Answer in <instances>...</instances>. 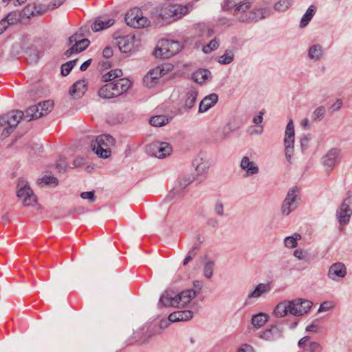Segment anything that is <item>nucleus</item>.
Segmentation results:
<instances>
[{
    "label": "nucleus",
    "instance_id": "37998d69",
    "mask_svg": "<svg viewBox=\"0 0 352 352\" xmlns=\"http://www.w3.org/2000/svg\"><path fill=\"white\" fill-rule=\"evenodd\" d=\"M78 61V59L69 60L61 65V74L63 76H67L72 69L74 68V67L76 65V63Z\"/></svg>",
    "mask_w": 352,
    "mask_h": 352
},
{
    "label": "nucleus",
    "instance_id": "412c9836",
    "mask_svg": "<svg viewBox=\"0 0 352 352\" xmlns=\"http://www.w3.org/2000/svg\"><path fill=\"white\" fill-rule=\"evenodd\" d=\"M193 312L190 310H179L171 313L168 316V320L172 322L188 321L192 318Z\"/></svg>",
    "mask_w": 352,
    "mask_h": 352
},
{
    "label": "nucleus",
    "instance_id": "a878e982",
    "mask_svg": "<svg viewBox=\"0 0 352 352\" xmlns=\"http://www.w3.org/2000/svg\"><path fill=\"white\" fill-rule=\"evenodd\" d=\"M241 168L246 170L245 176L255 175L258 173L257 165L254 162H251L247 156L243 157L241 162Z\"/></svg>",
    "mask_w": 352,
    "mask_h": 352
},
{
    "label": "nucleus",
    "instance_id": "a211bd4d",
    "mask_svg": "<svg viewBox=\"0 0 352 352\" xmlns=\"http://www.w3.org/2000/svg\"><path fill=\"white\" fill-rule=\"evenodd\" d=\"M159 307H177L178 302L176 298V294L173 291H165L160 296Z\"/></svg>",
    "mask_w": 352,
    "mask_h": 352
},
{
    "label": "nucleus",
    "instance_id": "dca6fc26",
    "mask_svg": "<svg viewBox=\"0 0 352 352\" xmlns=\"http://www.w3.org/2000/svg\"><path fill=\"white\" fill-rule=\"evenodd\" d=\"M112 83L113 85L111 88L114 91L113 94L116 96V97L126 92L132 85L131 82L125 78L112 81Z\"/></svg>",
    "mask_w": 352,
    "mask_h": 352
},
{
    "label": "nucleus",
    "instance_id": "cd10ccee",
    "mask_svg": "<svg viewBox=\"0 0 352 352\" xmlns=\"http://www.w3.org/2000/svg\"><path fill=\"white\" fill-rule=\"evenodd\" d=\"M270 290L271 286L270 283H259L256 286L254 289L248 294V298H258L263 294L268 293Z\"/></svg>",
    "mask_w": 352,
    "mask_h": 352
},
{
    "label": "nucleus",
    "instance_id": "c756f323",
    "mask_svg": "<svg viewBox=\"0 0 352 352\" xmlns=\"http://www.w3.org/2000/svg\"><path fill=\"white\" fill-rule=\"evenodd\" d=\"M211 72L207 69H199L192 74V79L199 84L204 83L209 76Z\"/></svg>",
    "mask_w": 352,
    "mask_h": 352
},
{
    "label": "nucleus",
    "instance_id": "a19ab883",
    "mask_svg": "<svg viewBox=\"0 0 352 352\" xmlns=\"http://www.w3.org/2000/svg\"><path fill=\"white\" fill-rule=\"evenodd\" d=\"M292 2L293 0H280L274 5V8L278 12L285 11L291 7Z\"/></svg>",
    "mask_w": 352,
    "mask_h": 352
},
{
    "label": "nucleus",
    "instance_id": "e433bc0d",
    "mask_svg": "<svg viewBox=\"0 0 352 352\" xmlns=\"http://www.w3.org/2000/svg\"><path fill=\"white\" fill-rule=\"evenodd\" d=\"M123 75L122 71L120 69L111 70L107 74H104L102 77L103 82L114 81L115 78L121 77Z\"/></svg>",
    "mask_w": 352,
    "mask_h": 352
},
{
    "label": "nucleus",
    "instance_id": "13d9d810",
    "mask_svg": "<svg viewBox=\"0 0 352 352\" xmlns=\"http://www.w3.org/2000/svg\"><path fill=\"white\" fill-rule=\"evenodd\" d=\"M214 210L217 214L222 216L223 214V203L221 201L217 200L215 203Z\"/></svg>",
    "mask_w": 352,
    "mask_h": 352
},
{
    "label": "nucleus",
    "instance_id": "f704fd0d",
    "mask_svg": "<svg viewBox=\"0 0 352 352\" xmlns=\"http://www.w3.org/2000/svg\"><path fill=\"white\" fill-rule=\"evenodd\" d=\"M38 184L41 187L43 186V184L48 186L49 187H56L58 184V179L52 175H45L42 178L38 179Z\"/></svg>",
    "mask_w": 352,
    "mask_h": 352
},
{
    "label": "nucleus",
    "instance_id": "39448f33",
    "mask_svg": "<svg viewBox=\"0 0 352 352\" xmlns=\"http://www.w3.org/2000/svg\"><path fill=\"white\" fill-rule=\"evenodd\" d=\"M53 107L54 102L51 100L32 105L25 111V118L29 122L46 116L52 110Z\"/></svg>",
    "mask_w": 352,
    "mask_h": 352
},
{
    "label": "nucleus",
    "instance_id": "9b49d317",
    "mask_svg": "<svg viewBox=\"0 0 352 352\" xmlns=\"http://www.w3.org/2000/svg\"><path fill=\"white\" fill-rule=\"evenodd\" d=\"M195 179L192 174L185 175L179 182V186L172 189L166 196V199L172 200L176 196H184L183 190Z\"/></svg>",
    "mask_w": 352,
    "mask_h": 352
},
{
    "label": "nucleus",
    "instance_id": "f257e3e1",
    "mask_svg": "<svg viewBox=\"0 0 352 352\" xmlns=\"http://www.w3.org/2000/svg\"><path fill=\"white\" fill-rule=\"evenodd\" d=\"M252 6L250 2H245L244 5L238 6L233 11V14L241 22L251 23L253 21H258L259 19L265 17V10L254 9L251 11H248Z\"/></svg>",
    "mask_w": 352,
    "mask_h": 352
},
{
    "label": "nucleus",
    "instance_id": "49530a36",
    "mask_svg": "<svg viewBox=\"0 0 352 352\" xmlns=\"http://www.w3.org/2000/svg\"><path fill=\"white\" fill-rule=\"evenodd\" d=\"M214 266V261H208L205 264L204 267V274L206 278H210L212 276Z\"/></svg>",
    "mask_w": 352,
    "mask_h": 352
},
{
    "label": "nucleus",
    "instance_id": "bf43d9fd",
    "mask_svg": "<svg viewBox=\"0 0 352 352\" xmlns=\"http://www.w3.org/2000/svg\"><path fill=\"white\" fill-rule=\"evenodd\" d=\"M332 307L333 305L331 302L324 301L320 304L318 311L322 312L324 311H328Z\"/></svg>",
    "mask_w": 352,
    "mask_h": 352
},
{
    "label": "nucleus",
    "instance_id": "6ab92c4d",
    "mask_svg": "<svg viewBox=\"0 0 352 352\" xmlns=\"http://www.w3.org/2000/svg\"><path fill=\"white\" fill-rule=\"evenodd\" d=\"M135 36L127 35L120 37L118 41V46L122 53L131 52L134 47Z\"/></svg>",
    "mask_w": 352,
    "mask_h": 352
},
{
    "label": "nucleus",
    "instance_id": "ddd939ff",
    "mask_svg": "<svg viewBox=\"0 0 352 352\" xmlns=\"http://www.w3.org/2000/svg\"><path fill=\"white\" fill-rule=\"evenodd\" d=\"M155 334V331L149 327L140 329L138 331L133 333L134 336L126 340V345H130L133 342V340L140 344H144L148 342V339Z\"/></svg>",
    "mask_w": 352,
    "mask_h": 352
},
{
    "label": "nucleus",
    "instance_id": "680f3d73",
    "mask_svg": "<svg viewBox=\"0 0 352 352\" xmlns=\"http://www.w3.org/2000/svg\"><path fill=\"white\" fill-rule=\"evenodd\" d=\"M214 32L212 29L204 26L201 36L210 38L214 34Z\"/></svg>",
    "mask_w": 352,
    "mask_h": 352
},
{
    "label": "nucleus",
    "instance_id": "3c124183",
    "mask_svg": "<svg viewBox=\"0 0 352 352\" xmlns=\"http://www.w3.org/2000/svg\"><path fill=\"white\" fill-rule=\"evenodd\" d=\"M95 191H87V192H82L80 194V197L82 199H89L90 203H94L96 201V197L94 195Z\"/></svg>",
    "mask_w": 352,
    "mask_h": 352
},
{
    "label": "nucleus",
    "instance_id": "4d7b16f0",
    "mask_svg": "<svg viewBox=\"0 0 352 352\" xmlns=\"http://www.w3.org/2000/svg\"><path fill=\"white\" fill-rule=\"evenodd\" d=\"M272 331H273L274 336L276 339L281 337L283 328H280L277 324H273L270 327Z\"/></svg>",
    "mask_w": 352,
    "mask_h": 352
},
{
    "label": "nucleus",
    "instance_id": "b1692460",
    "mask_svg": "<svg viewBox=\"0 0 352 352\" xmlns=\"http://www.w3.org/2000/svg\"><path fill=\"white\" fill-rule=\"evenodd\" d=\"M292 305L301 306V309H294V311L298 312L297 314H294V316H300L308 312V311L311 308L313 303L311 301L308 300L296 298L292 300Z\"/></svg>",
    "mask_w": 352,
    "mask_h": 352
},
{
    "label": "nucleus",
    "instance_id": "0eeeda50",
    "mask_svg": "<svg viewBox=\"0 0 352 352\" xmlns=\"http://www.w3.org/2000/svg\"><path fill=\"white\" fill-rule=\"evenodd\" d=\"M17 197L23 200L25 206H34L37 199L30 185L23 179H20L17 184Z\"/></svg>",
    "mask_w": 352,
    "mask_h": 352
},
{
    "label": "nucleus",
    "instance_id": "2f4dec72",
    "mask_svg": "<svg viewBox=\"0 0 352 352\" xmlns=\"http://www.w3.org/2000/svg\"><path fill=\"white\" fill-rule=\"evenodd\" d=\"M172 120V117L165 115L155 116L151 118L149 123L154 126H162L168 124Z\"/></svg>",
    "mask_w": 352,
    "mask_h": 352
},
{
    "label": "nucleus",
    "instance_id": "f8f14e48",
    "mask_svg": "<svg viewBox=\"0 0 352 352\" xmlns=\"http://www.w3.org/2000/svg\"><path fill=\"white\" fill-rule=\"evenodd\" d=\"M349 197L345 198L339 208L337 210L336 214L340 224L346 225L352 215V210L349 208Z\"/></svg>",
    "mask_w": 352,
    "mask_h": 352
},
{
    "label": "nucleus",
    "instance_id": "423d86ee",
    "mask_svg": "<svg viewBox=\"0 0 352 352\" xmlns=\"http://www.w3.org/2000/svg\"><path fill=\"white\" fill-rule=\"evenodd\" d=\"M181 50L180 43L173 40H163L162 41V46L157 47L154 52L153 55L156 58H168L172 57Z\"/></svg>",
    "mask_w": 352,
    "mask_h": 352
},
{
    "label": "nucleus",
    "instance_id": "4468645a",
    "mask_svg": "<svg viewBox=\"0 0 352 352\" xmlns=\"http://www.w3.org/2000/svg\"><path fill=\"white\" fill-rule=\"evenodd\" d=\"M340 159V151L338 148H333L328 151V153L323 156L322 164L329 168L328 173L333 169L336 164L339 163Z\"/></svg>",
    "mask_w": 352,
    "mask_h": 352
},
{
    "label": "nucleus",
    "instance_id": "9d476101",
    "mask_svg": "<svg viewBox=\"0 0 352 352\" xmlns=\"http://www.w3.org/2000/svg\"><path fill=\"white\" fill-rule=\"evenodd\" d=\"M148 149L151 155L158 158H164L172 152V147L167 142H153L149 145Z\"/></svg>",
    "mask_w": 352,
    "mask_h": 352
},
{
    "label": "nucleus",
    "instance_id": "20e7f679",
    "mask_svg": "<svg viewBox=\"0 0 352 352\" xmlns=\"http://www.w3.org/2000/svg\"><path fill=\"white\" fill-rule=\"evenodd\" d=\"M189 8L187 6L169 5L162 8L158 14L160 21L158 23H170L172 21H176L188 14Z\"/></svg>",
    "mask_w": 352,
    "mask_h": 352
},
{
    "label": "nucleus",
    "instance_id": "69168bd1",
    "mask_svg": "<svg viewBox=\"0 0 352 352\" xmlns=\"http://www.w3.org/2000/svg\"><path fill=\"white\" fill-rule=\"evenodd\" d=\"M27 53H30V56L32 55V58L31 59V63H36L39 59L38 52L37 50H30L29 51L26 52Z\"/></svg>",
    "mask_w": 352,
    "mask_h": 352
},
{
    "label": "nucleus",
    "instance_id": "5701e85b",
    "mask_svg": "<svg viewBox=\"0 0 352 352\" xmlns=\"http://www.w3.org/2000/svg\"><path fill=\"white\" fill-rule=\"evenodd\" d=\"M218 101V96L216 94H211L201 101L199 107V112L204 113L212 107Z\"/></svg>",
    "mask_w": 352,
    "mask_h": 352
},
{
    "label": "nucleus",
    "instance_id": "c9c22d12",
    "mask_svg": "<svg viewBox=\"0 0 352 352\" xmlns=\"http://www.w3.org/2000/svg\"><path fill=\"white\" fill-rule=\"evenodd\" d=\"M140 14H141V10L138 8L131 9L128 11L124 17L126 23L129 26L132 27V23L135 22Z\"/></svg>",
    "mask_w": 352,
    "mask_h": 352
},
{
    "label": "nucleus",
    "instance_id": "8fccbe9b",
    "mask_svg": "<svg viewBox=\"0 0 352 352\" xmlns=\"http://www.w3.org/2000/svg\"><path fill=\"white\" fill-rule=\"evenodd\" d=\"M259 336L266 340H274L276 339L270 328L265 330Z\"/></svg>",
    "mask_w": 352,
    "mask_h": 352
},
{
    "label": "nucleus",
    "instance_id": "5fc2aeb1",
    "mask_svg": "<svg viewBox=\"0 0 352 352\" xmlns=\"http://www.w3.org/2000/svg\"><path fill=\"white\" fill-rule=\"evenodd\" d=\"M294 255L299 260H305L307 258L309 254L307 252L303 251L301 249H297L294 251Z\"/></svg>",
    "mask_w": 352,
    "mask_h": 352
},
{
    "label": "nucleus",
    "instance_id": "79ce46f5",
    "mask_svg": "<svg viewBox=\"0 0 352 352\" xmlns=\"http://www.w3.org/2000/svg\"><path fill=\"white\" fill-rule=\"evenodd\" d=\"M234 60V54L231 50H226L223 55L219 57V63L222 65H228Z\"/></svg>",
    "mask_w": 352,
    "mask_h": 352
},
{
    "label": "nucleus",
    "instance_id": "c85d7f7f",
    "mask_svg": "<svg viewBox=\"0 0 352 352\" xmlns=\"http://www.w3.org/2000/svg\"><path fill=\"white\" fill-rule=\"evenodd\" d=\"M114 20L109 19L106 21H102L100 18H97L91 25V28L94 32H98L111 27L114 23Z\"/></svg>",
    "mask_w": 352,
    "mask_h": 352
},
{
    "label": "nucleus",
    "instance_id": "473e14b6",
    "mask_svg": "<svg viewBox=\"0 0 352 352\" xmlns=\"http://www.w3.org/2000/svg\"><path fill=\"white\" fill-rule=\"evenodd\" d=\"M269 316L265 313L260 312L254 315L252 318V324L256 328L263 327L268 320Z\"/></svg>",
    "mask_w": 352,
    "mask_h": 352
},
{
    "label": "nucleus",
    "instance_id": "bb28decb",
    "mask_svg": "<svg viewBox=\"0 0 352 352\" xmlns=\"http://www.w3.org/2000/svg\"><path fill=\"white\" fill-rule=\"evenodd\" d=\"M86 90L85 80H79L71 87L69 94L74 97L79 98L84 94Z\"/></svg>",
    "mask_w": 352,
    "mask_h": 352
},
{
    "label": "nucleus",
    "instance_id": "4c0bfd02",
    "mask_svg": "<svg viewBox=\"0 0 352 352\" xmlns=\"http://www.w3.org/2000/svg\"><path fill=\"white\" fill-rule=\"evenodd\" d=\"M322 55V47L320 45H312L309 50V57L316 60H319Z\"/></svg>",
    "mask_w": 352,
    "mask_h": 352
},
{
    "label": "nucleus",
    "instance_id": "4be33fe9",
    "mask_svg": "<svg viewBox=\"0 0 352 352\" xmlns=\"http://www.w3.org/2000/svg\"><path fill=\"white\" fill-rule=\"evenodd\" d=\"M197 95V91L195 89H190L186 94L187 97L184 105L182 108L178 109L175 114L182 113L184 109L188 111L189 109H192L196 102Z\"/></svg>",
    "mask_w": 352,
    "mask_h": 352
},
{
    "label": "nucleus",
    "instance_id": "e2e57ef3",
    "mask_svg": "<svg viewBox=\"0 0 352 352\" xmlns=\"http://www.w3.org/2000/svg\"><path fill=\"white\" fill-rule=\"evenodd\" d=\"M113 54V50L111 47L107 46L102 52V55L106 58H111Z\"/></svg>",
    "mask_w": 352,
    "mask_h": 352
},
{
    "label": "nucleus",
    "instance_id": "72a5a7b5",
    "mask_svg": "<svg viewBox=\"0 0 352 352\" xmlns=\"http://www.w3.org/2000/svg\"><path fill=\"white\" fill-rule=\"evenodd\" d=\"M316 12V8L314 6H309L300 20V27L305 28L307 26L314 16Z\"/></svg>",
    "mask_w": 352,
    "mask_h": 352
},
{
    "label": "nucleus",
    "instance_id": "864d4df0",
    "mask_svg": "<svg viewBox=\"0 0 352 352\" xmlns=\"http://www.w3.org/2000/svg\"><path fill=\"white\" fill-rule=\"evenodd\" d=\"M234 130V129L232 127L231 124L228 123L222 129L221 131V139H226L227 138L230 133Z\"/></svg>",
    "mask_w": 352,
    "mask_h": 352
},
{
    "label": "nucleus",
    "instance_id": "f3484780",
    "mask_svg": "<svg viewBox=\"0 0 352 352\" xmlns=\"http://www.w3.org/2000/svg\"><path fill=\"white\" fill-rule=\"evenodd\" d=\"M164 66H157L151 70L144 78V82L147 86L152 87L153 84L157 83V80L164 75Z\"/></svg>",
    "mask_w": 352,
    "mask_h": 352
},
{
    "label": "nucleus",
    "instance_id": "6e6552de",
    "mask_svg": "<svg viewBox=\"0 0 352 352\" xmlns=\"http://www.w3.org/2000/svg\"><path fill=\"white\" fill-rule=\"evenodd\" d=\"M300 200L298 187L294 186L289 189L281 207L283 214L289 215L292 210L297 208Z\"/></svg>",
    "mask_w": 352,
    "mask_h": 352
},
{
    "label": "nucleus",
    "instance_id": "6e6d98bb",
    "mask_svg": "<svg viewBox=\"0 0 352 352\" xmlns=\"http://www.w3.org/2000/svg\"><path fill=\"white\" fill-rule=\"evenodd\" d=\"M76 34H78V38L84 37L87 34H90L89 30V25H84L81 27L78 32L75 33Z\"/></svg>",
    "mask_w": 352,
    "mask_h": 352
},
{
    "label": "nucleus",
    "instance_id": "1a4fd4ad",
    "mask_svg": "<svg viewBox=\"0 0 352 352\" xmlns=\"http://www.w3.org/2000/svg\"><path fill=\"white\" fill-rule=\"evenodd\" d=\"M284 138L285 157L290 162L294 153V126L292 120H290L286 126Z\"/></svg>",
    "mask_w": 352,
    "mask_h": 352
},
{
    "label": "nucleus",
    "instance_id": "de8ad7c7",
    "mask_svg": "<svg viewBox=\"0 0 352 352\" xmlns=\"http://www.w3.org/2000/svg\"><path fill=\"white\" fill-rule=\"evenodd\" d=\"M56 168L59 173L65 172L67 170L66 157L60 156L56 163Z\"/></svg>",
    "mask_w": 352,
    "mask_h": 352
},
{
    "label": "nucleus",
    "instance_id": "58836bf2",
    "mask_svg": "<svg viewBox=\"0 0 352 352\" xmlns=\"http://www.w3.org/2000/svg\"><path fill=\"white\" fill-rule=\"evenodd\" d=\"M20 12L22 13V19L24 16H26L27 19H30L31 16H33L36 14L41 15L43 13V12L41 10H36V6H31L25 7Z\"/></svg>",
    "mask_w": 352,
    "mask_h": 352
},
{
    "label": "nucleus",
    "instance_id": "ea45409f",
    "mask_svg": "<svg viewBox=\"0 0 352 352\" xmlns=\"http://www.w3.org/2000/svg\"><path fill=\"white\" fill-rule=\"evenodd\" d=\"M4 18L8 21L10 25H13L17 21H22V13H21L20 11L10 12Z\"/></svg>",
    "mask_w": 352,
    "mask_h": 352
},
{
    "label": "nucleus",
    "instance_id": "09e8293b",
    "mask_svg": "<svg viewBox=\"0 0 352 352\" xmlns=\"http://www.w3.org/2000/svg\"><path fill=\"white\" fill-rule=\"evenodd\" d=\"M219 41L216 38H214L211 40L207 45L204 47L203 50L206 54L210 53L212 51L217 50L219 47Z\"/></svg>",
    "mask_w": 352,
    "mask_h": 352
},
{
    "label": "nucleus",
    "instance_id": "338daca9",
    "mask_svg": "<svg viewBox=\"0 0 352 352\" xmlns=\"http://www.w3.org/2000/svg\"><path fill=\"white\" fill-rule=\"evenodd\" d=\"M342 105V100L341 99H337L336 102L330 107V109L333 111L339 110Z\"/></svg>",
    "mask_w": 352,
    "mask_h": 352
},
{
    "label": "nucleus",
    "instance_id": "603ef678",
    "mask_svg": "<svg viewBox=\"0 0 352 352\" xmlns=\"http://www.w3.org/2000/svg\"><path fill=\"white\" fill-rule=\"evenodd\" d=\"M285 245L289 248H294L297 246L298 243L294 239V236H287L284 240Z\"/></svg>",
    "mask_w": 352,
    "mask_h": 352
},
{
    "label": "nucleus",
    "instance_id": "aec40b11",
    "mask_svg": "<svg viewBox=\"0 0 352 352\" xmlns=\"http://www.w3.org/2000/svg\"><path fill=\"white\" fill-rule=\"evenodd\" d=\"M346 274V268L342 263L333 264L329 270L328 276L330 278L336 280V278H343Z\"/></svg>",
    "mask_w": 352,
    "mask_h": 352
},
{
    "label": "nucleus",
    "instance_id": "393cba45",
    "mask_svg": "<svg viewBox=\"0 0 352 352\" xmlns=\"http://www.w3.org/2000/svg\"><path fill=\"white\" fill-rule=\"evenodd\" d=\"M195 292L194 289H189L186 290H184L179 294H176V298L178 302V307L179 306L184 307L188 305L190 300L195 298Z\"/></svg>",
    "mask_w": 352,
    "mask_h": 352
},
{
    "label": "nucleus",
    "instance_id": "a18cd8bd",
    "mask_svg": "<svg viewBox=\"0 0 352 352\" xmlns=\"http://www.w3.org/2000/svg\"><path fill=\"white\" fill-rule=\"evenodd\" d=\"M149 21L148 19L143 16L142 15V13L139 14V17H138V19L135 21V22L132 23V28H144L145 26L148 25Z\"/></svg>",
    "mask_w": 352,
    "mask_h": 352
},
{
    "label": "nucleus",
    "instance_id": "2eb2a0df",
    "mask_svg": "<svg viewBox=\"0 0 352 352\" xmlns=\"http://www.w3.org/2000/svg\"><path fill=\"white\" fill-rule=\"evenodd\" d=\"M292 305V300H284L280 302L276 306L273 314L276 318L284 317L288 313L294 316V314L298 312L294 311L293 307H291Z\"/></svg>",
    "mask_w": 352,
    "mask_h": 352
},
{
    "label": "nucleus",
    "instance_id": "052dcab7",
    "mask_svg": "<svg viewBox=\"0 0 352 352\" xmlns=\"http://www.w3.org/2000/svg\"><path fill=\"white\" fill-rule=\"evenodd\" d=\"M309 352H320L321 346L319 343L316 342H311L309 346Z\"/></svg>",
    "mask_w": 352,
    "mask_h": 352
},
{
    "label": "nucleus",
    "instance_id": "7c9ffc66",
    "mask_svg": "<svg viewBox=\"0 0 352 352\" xmlns=\"http://www.w3.org/2000/svg\"><path fill=\"white\" fill-rule=\"evenodd\" d=\"M107 82V84L103 85L98 90V96L100 98H107V99L115 98L116 96H114L113 94V92H114V91L111 88L112 87V85H113L112 81H111V82Z\"/></svg>",
    "mask_w": 352,
    "mask_h": 352
},
{
    "label": "nucleus",
    "instance_id": "0e129e2a",
    "mask_svg": "<svg viewBox=\"0 0 352 352\" xmlns=\"http://www.w3.org/2000/svg\"><path fill=\"white\" fill-rule=\"evenodd\" d=\"M9 25L10 23H8V21H6L5 18L0 21V35L6 30Z\"/></svg>",
    "mask_w": 352,
    "mask_h": 352
},
{
    "label": "nucleus",
    "instance_id": "f03ea898",
    "mask_svg": "<svg viewBox=\"0 0 352 352\" xmlns=\"http://www.w3.org/2000/svg\"><path fill=\"white\" fill-rule=\"evenodd\" d=\"M23 118L27 120L25 113H24L23 111L20 110H12L6 114L0 116V125H7L1 133V137L3 138L8 137Z\"/></svg>",
    "mask_w": 352,
    "mask_h": 352
},
{
    "label": "nucleus",
    "instance_id": "c03bdc74",
    "mask_svg": "<svg viewBox=\"0 0 352 352\" xmlns=\"http://www.w3.org/2000/svg\"><path fill=\"white\" fill-rule=\"evenodd\" d=\"M325 108L323 106L318 107L313 113L312 120L314 122L321 121L325 116Z\"/></svg>",
    "mask_w": 352,
    "mask_h": 352
},
{
    "label": "nucleus",
    "instance_id": "7ed1b4c3",
    "mask_svg": "<svg viewBox=\"0 0 352 352\" xmlns=\"http://www.w3.org/2000/svg\"><path fill=\"white\" fill-rule=\"evenodd\" d=\"M115 139L109 134L98 135L95 140H92L91 146L100 157L108 158L111 155L110 146L114 145Z\"/></svg>",
    "mask_w": 352,
    "mask_h": 352
},
{
    "label": "nucleus",
    "instance_id": "774afa93",
    "mask_svg": "<svg viewBox=\"0 0 352 352\" xmlns=\"http://www.w3.org/2000/svg\"><path fill=\"white\" fill-rule=\"evenodd\" d=\"M77 43L80 47H85V50L89 47L90 44L89 40L86 38L79 40L77 41Z\"/></svg>",
    "mask_w": 352,
    "mask_h": 352
}]
</instances>
